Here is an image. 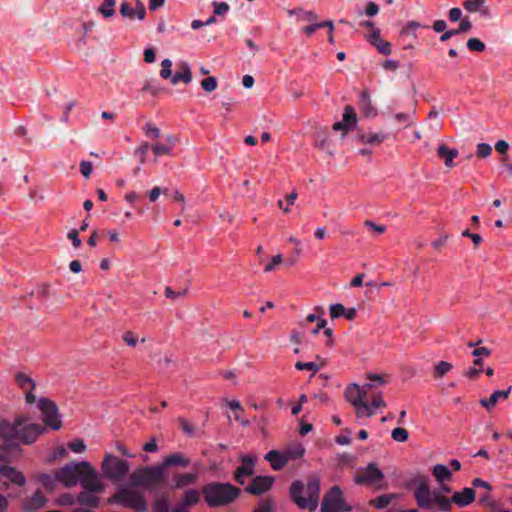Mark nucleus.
I'll list each match as a JSON object with an SVG mask.
<instances>
[{
    "label": "nucleus",
    "instance_id": "12",
    "mask_svg": "<svg viewBox=\"0 0 512 512\" xmlns=\"http://www.w3.org/2000/svg\"><path fill=\"white\" fill-rule=\"evenodd\" d=\"M79 482L86 491L92 493H100L104 490V485L100 482L96 471L90 464L89 468L84 469Z\"/></svg>",
    "mask_w": 512,
    "mask_h": 512
},
{
    "label": "nucleus",
    "instance_id": "20",
    "mask_svg": "<svg viewBox=\"0 0 512 512\" xmlns=\"http://www.w3.org/2000/svg\"><path fill=\"white\" fill-rule=\"evenodd\" d=\"M192 80V74L190 67L188 63L183 62L180 65V71H177L172 77H171V83L173 85L178 84L179 82H183L185 84L190 83Z\"/></svg>",
    "mask_w": 512,
    "mask_h": 512
},
{
    "label": "nucleus",
    "instance_id": "49",
    "mask_svg": "<svg viewBox=\"0 0 512 512\" xmlns=\"http://www.w3.org/2000/svg\"><path fill=\"white\" fill-rule=\"evenodd\" d=\"M39 481L44 486L45 489L52 491L55 487L54 479L48 474H42L39 477Z\"/></svg>",
    "mask_w": 512,
    "mask_h": 512
},
{
    "label": "nucleus",
    "instance_id": "55",
    "mask_svg": "<svg viewBox=\"0 0 512 512\" xmlns=\"http://www.w3.org/2000/svg\"><path fill=\"white\" fill-rule=\"evenodd\" d=\"M423 27L419 22L416 21H409L405 27L401 30L402 35H409L411 34L415 29Z\"/></svg>",
    "mask_w": 512,
    "mask_h": 512
},
{
    "label": "nucleus",
    "instance_id": "60",
    "mask_svg": "<svg viewBox=\"0 0 512 512\" xmlns=\"http://www.w3.org/2000/svg\"><path fill=\"white\" fill-rule=\"evenodd\" d=\"M395 119L397 120L398 123L409 126L412 122V115L409 113H397L395 115Z\"/></svg>",
    "mask_w": 512,
    "mask_h": 512
},
{
    "label": "nucleus",
    "instance_id": "39",
    "mask_svg": "<svg viewBox=\"0 0 512 512\" xmlns=\"http://www.w3.org/2000/svg\"><path fill=\"white\" fill-rule=\"evenodd\" d=\"M391 436L396 442H406L408 440L409 434L405 428L397 427L392 430Z\"/></svg>",
    "mask_w": 512,
    "mask_h": 512
},
{
    "label": "nucleus",
    "instance_id": "1",
    "mask_svg": "<svg viewBox=\"0 0 512 512\" xmlns=\"http://www.w3.org/2000/svg\"><path fill=\"white\" fill-rule=\"evenodd\" d=\"M412 483L416 485L414 489V498L417 505L422 509L434 510L435 507L441 512H450L452 502L459 507H466L475 499V492L472 488H464L460 492H455L451 499L430 489L428 478L418 476Z\"/></svg>",
    "mask_w": 512,
    "mask_h": 512
},
{
    "label": "nucleus",
    "instance_id": "53",
    "mask_svg": "<svg viewBox=\"0 0 512 512\" xmlns=\"http://www.w3.org/2000/svg\"><path fill=\"white\" fill-rule=\"evenodd\" d=\"M69 448L75 453H82L86 450L83 440H74L68 444Z\"/></svg>",
    "mask_w": 512,
    "mask_h": 512
},
{
    "label": "nucleus",
    "instance_id": "30",
    "mask_svg": "<svg viewBox=\"0 0 512 512\" xmlns=\"http://www.w3.org/2000/svg\"><path fill=\"white\" fill-rule=\"evenodd\" d=\"M15 381L24 391L34 390L35 388V382L32 380V378L22 372L16 374Z\"/></svg>",
    "mask_w": 512,
    "mask_h": 512
},
{
    "label": "nucleus",
    "instance_id": "3",
    "mask_svg": "<svg viewBox=\"0 0 512 512\" xmlns=\"http://www.w3.org/2000/svg\"><path fill=\"white\" fill-rule=\"evenodd\" d=\"M320 480L315 475H310L306 485L301 481H294L290 487V496L300 509L314 512L319 503Z\"/></svg>",
    "mask_w": 512,
    "mask_h": 512
},
{
    "label": "nucleus",
    "instance_id": "48",
    "mask_svg": "<svg viewBox=\"0 0 512 512\" xmlns=\"http://www.w3.org/2000/svg\"><path fill=\"white\" fill-rule=\"evenodd\" d=\"M364 225L370 231H374L378 235L383 234L386 231V226L385 225L376 224V223H374L371 220H366L364 222Z\"/></svg>",
    "mask_w": 512,
    "mask_h": 512
},
{
    "label": "nucleus",
    "instance_id": "50",
    "mask_svg": "<svg viewBox=\"0 0 512 512\" xmlns=\"http://www.w3.org/2000/svg\"><path fill=\"white\" fill-rule=\"evenodd\" d=\"M323 314H324V309H323L322 307H320V306H317V307H315V308H314V313L309 314V315L306 317L305 321H306L307 323H313V322H315V321H317V322H318V321H319V319H323V318L321 317Z\"/></svg>",
    "mask_w": 512,
    "mask_h": 512
},
{
    "label": "nucleus",
    "instance_id": "36",
    "mask_svg": "<svg viewBox=\"0 0 512 512\" xmlns=\"http://www.w3.org/2000/svg\"><path fill=\"white\" fill-rule=\"evenodd\" d=\"M484 4L485 0H466L463 6L468 12L474 13L480 11Z\"/></svg>",
    "mask_w": 512,
    "mask_h": 512
},
{
    "label": "nucleus",
    "instance_id": "47",
    "mask_svg": "<svg viewBox=\"0 0 512 512\" xmlns=\"http://www.w3.org/2000/svg\"><path fill=\"white\" fill-rule=\"evenodd\" d=\"M492 153V147L486 143H479L477 145L476 154L480 158H486Z\"/></svg>",
    "mask_w": 512,
    "mask_h": 512
},
{
    "label": "nucleus",
    "instance_id": "42",
    "mask_svg": "<svg viewBox=\"0 0 512 512\" xmlns=\"http://www.w3.org/2000/svg\"><path fill=\"white\" fill-rule=\"evenodd\" d=\"M452 369V365L446 361H440L434 369L435 375L439 378L443 377Z\"/></svg>",
    "mask_w": 512,
    "mask_h": 512
},
{
    "label": "nucleus",
    "instance_id": "40",
    "mask_svg": "<svg viewBox=\"0 0 512 512\" xmlns=\"http://www.w3.org/2000/svg\"><path fill=\"white\" fill-rule=\"evenodd\" d=\"M151 149L156 156L171 155V146L156 143L151 145Z\"/></svg>",
    "mask_w": 512,
    "mask_h": 512
},
{
    "label": "nucleus",
    "instance_id": "28",
    "mask_svg": "<svg viewBox=\"0 0 512 512\" xmlns=\"http://www.w3.org/2000/svg\"><path fill=\"white\" fill-rule=\"evenodd\" d=\"M359 107L365 116L369 117L375 115V110L371 105L369 94L366 91H363L360 95Z\"/></svg>",
    "mask_w": 512,
    "mask_h": 512
},
{
    "label": "nucleus",
    "instance_id": "16",
    "mask_svg": "<svg viewBox=\"0 0 512 512\" xmlns=\"http://www.w3.org/2000/svg\"><path fill=\"white\" fill-rule=\"evenodd\" d=\"M510 391H511V387L508 388L507 390H497V391L493 392L489 398L481 399L480 404L487 410H490L497 404V402L500 399H503V400L507 399L510 394Z\"/></svg>",
    "mask_w": 512,
    "mask_h": 512
},
{
    "label": "nucleus",
    "instance_id": "21",
    "mask_svg": "<svg viewBox=\"0 0 512 512\" xmlns=\"http://www.w3.org/2000/svg\"><path fill=\"white\" fill-rule=\"evenodd\" d=\"M370 42L381 54L389 55L391 53V44L380 37L379 30L373 31Z\"/></svg>",
    "mask_w": 512,
    "mask_h": 512
},
{
    "label": "nucleus",
    "instance_id": "27",
    "mask_svg": "<svg viewBox=\"0 0 512 512\" xmlns=\"http://www.w3.org/2000/svg\"><path fill=\"white\" fill-rule=\"evenodd\" d=\"M78 502L81 505H86L91 508H97L100 502L99 497L92 494L89 491L80 492L78 495Z\"/></svg>",
    "mask_w": 512,
    "mask_h": 512
},
{
    "label": "nucleus",
    "instance_id": "18",
    "mask_svg": "<svg viewBox=\"0 0 512 512\" xmlns=\"http://www.w3.org/2000/svg\"><path fill=\"white\" fill-rule=\"evenodd\" d=\"M198 479L197 473L176 474L173 476L172 488L180 489L194 484Z\"/></svg>",
    "mask_w": 512,
    "mask_h": 512
},
{
    "label": "nucleus",
    "instance_id": "38",
    "mask_svg": "<svg viewBox=\"0 0 512 512\" xmlns=\"http://www.w3.org/2000/svg\"><path fill=\"white\" fill-rule=\"evenodd\" d=\"M119 12L123 17H127L129 19L137 17V12L128 2L121 3Z\"/></svg>",
    "mask_w": 512,
    "mask_h": 512
},
{
    "label": "nucleus",
    "instance_id": "43",
    "mask_svg": "<svg viewBox=\"0 0 512 512\" xmlns=\"http://www.w3.org/2000/svg\"><path fill=\"white\" fill-rule=\"evenodd\" d=\"M171 67H172V61L170 59H164L161 62L160 76L163 79H169V78H171L173 76L172 75V71H171Z\"/></svg>",
    "mask_w": 512,
    "mask_h": 512
},
{
    "label": "nucleus",
    "instance_id": "33",
    "mask_svg": "<svg viewBox=\"0 0 512 512\" xmlns=\"http://www.w3.org/2000/svg\"><path fill=\"white\" fill-rule=\"evenodd\" d=\"M253 474H254V470H252L244 465H241L235 470L234 479L237 483H239L240 485H243L245 483V478L250 477Z\"/></svg>",
    "mask_w": 512,
    "mask_h": 512
},
{
    "label": "nucleus",
    "instance_id": "24",
    "mask_svg": "<svg viewBox=\"0 0 512 512\" xmlns=\"http://www.w3.org/2000/svg\"><path fill=\"white\" fill-rule=\"evenodd\" d=\"M290 16L296 15L298 22H315L318 20V15L313 11H305L301 8L291 9L288 11Z\"/></svg>",
    "mask_w": 512,
    "mask_h": 512
},
{
    "label": "nucleus",
    "instance_id": "32",
    "mask_svg": "<svg viewBox=\"0 0 512 512\" xmlns=\"http://www.w3.org/2000/svg\"><path fill=\"white\" fill-rule=\"evenodd\" d=\"M199 499H200V496H199V493L197 490H194V489L187 490L184 493V497H183L181 506H183L185 508L193 506L196 503H198Z\"/></svg>",
    "mask_w": 512,
    "mask_h": 512
},
{
    "label": "nucleus",
    "instance_id": "2",
    "mask_svg": "<svg viewBox=\"0 0 512 512\" xmlns=\"http://www.w3.org/2000/svg\"><path fill=\"white\" fill-rule=\"evenodd\" d=\"M43 430L44 428L40 424H25V421L20 418L12 426L7 421L0 422V434L5 438L4 448L12 446L15 439H19L25 444H32Z\"/></svg>",
    "mask_w": 512,
    "mask_h": 512
},
{
    "label": "nucleus",
    "instance_id": "52",
    "mask_svg": "<svg viewBox=\"0 0 512 512\" xmlns=\"http://www.w3.org/2000/svg\"><path fill=\"white\" fill-rule=\"evenodd\" d=\"M240 460L242 465L254 470L257 457L255 455H241Z\"/></svg>",
    "mask_w": 512,
    "mask_h": 512
},
{
    "label": "nucleus",
    "instance_id": "45",
    "mask_svg": "<svg viewBox=\"0 0 512 512\" xmlns=\"http://www.w3.org/2000/svg\"><path fill=\"white\" fill-rule=\"evenodd\" d=\"M201 87L206 92H213L217 88V80L215 77L210 76L201 81Z\"/></svg>",
    "mask_w": 512,
    "mask_h": 512
},
{
    "label": "nucleus",
    "instance_id": "64",
    "mask_svg": "<svg viewBox=\"0 0 512 512\" xmlns=\"http://www.w3.org/2000/svg\"><path fill=\"white\" fill-rule=\"evenodd\" d=\"M448 16L452 22H457L461 19L462 11L457 7L451 8L448 12Z\"/></svg>",
    "mask_w": 512,
    "mask_h": 512
},
{
    "label": "nucleus",
    "instance_id": "10",
    "mask_svg": "<svg viewBox=\"0 0 512 512\" xmlns=\"http://www.w3.org/2000/svg\"><path fill=\"white\" fill-rule=\"evenodd\" d=\"M38 408L44 416L45 425L54 430H59L62 426L59 420L58 408L56 404L48 398H40L38 401Z\"/></svg>",
    "mask_w": 512,
    "mask_h": 512
},
{
    "label": "nucleus",
    "instance_id": "19",
    "mask_svg": "<svg viewBox=\"0 0 512 512\" xmlns=\"http://www.w3.org/2000/svg\"><path fill=\"white\" fill-rule=\"evenodd\" d=\"M345 398L355 407V410L364 402L362 401L360 386L357 384L345 389Z\"/></svg>",
    "mask_w": 512,
    "mask_h": 512
},
{
    "label": "nucleus",
    "instance_id": "37",
    "mask_svg": "<svg viewBox=\"0 0 512 512\" xmlns=\"http://www.w3.org/2000/svg\"><path fill=\"white\" fill-rule=\"evenodd\" d=\"M322 365H323V363L321 365H318L315 362H301V361H297L296 364H295V368L297 370H309V371H312L313 374H315L317 371L320 370Z\"/></svg>",
    "mask_w": 512,
    "mask_h": 512
},
{
    "label": "nucleus",
    "instance_id": "62",
    "mask_svg": "<svg viewBox=\"0 0 512 512\" xmlns=\"http://www.w3.org/2000/svg\"><path fill=\"white\" fill-rule=\"evenodd\" d=\"M379 12V6L375 2H369L365 9V14L368 17H374Z\"/></svg>",
    "mask_w": 512,
    "mask_h": 512
},
{
    "label": "nucleus",
    "instance_id": "63",
    "mask_svg": "<svg viewBox=\"0 0 512 512\" xmlns=\"http://www.w3.org/2000/svg\"><path fill=\"white\" fill-rule=\"evenodd\" d=\"M58 503L64 506H70L75 503V499L71 494H63L59 497Z\"/></svg>",
    "mask_w": 512,
    "mask_h": 512
},
{
    "label": "nucleus",
    "instance_id": "34",
    "mask_svg": "<svg viewBox=\"0 0 512 512\" xmlns=\"http://www.w3.org/2000/svg\"><path fill=\"white\" fill-rule=\"evenodd\" d=\"M342 121L346 123L347 126L350 127L351 129L356 125L357 115L352 106H345Z\"/></svg>",
    "mask_w": 512,
    "mask_h": 512
},
{
    "label": "nucleus",
    "instance_id": "29",
    "mask_svg": "<svg viewBox=\"0 0 512 512\" xmlns=\"http://www.w3.org/2000/svg\"><path fill=\"white\" fill-rule=\"evenodd\" d=\"M358 140L362 143L378 145L385 140V136L381 133H362L358 136Z\"/></svg>",
    "mask_w": 512,
    "mask_h": 512
},
{
    "label": "nucleus",
    "instance_id": "17",
    "mask_svg": "<svg viewBox=\"0 0 512 512\" xmlns=\"http://www.w3.org/2000/svg\"><path fill=\"white\" fill-rule=\"evenodd\" d=\"M0 473L5 478H8L11 482L18 486H23L26 482L24 475L17 471L14 467L0 466Z\"/></svg>",
    "mask_w": 512,
    "mask_h": 512
},
{
    "label": "nucleus",
    "instance_id": "57",
    "mask_svg": "<svg viewBox=\"0 0 512 512\" xmlns=\"http://www.w3.org/2000/svg\"><path fill=\"white\" fill-rule=\"evenodd\" d=\"M144 130L148 137L158 138L160 136V130L152 123H147Z\"/></svg>",
    "mask_w": 512,
    "mask_h": 512
},
{
    "label": "nucleus",
    "instance_id": "44",
    "mask_svg": "<svg viewBox=\"0 0 512 512\" xmlns=\"http://www.w3.org/2000/svg\"><path fill=\"white\" fill-rule=\"evenodd\" d=\"M467 47L470 51L483 52L485 50V44L478 38H470L467 41Z\"/></svg>",
    "mask_w": 512,
    "mask_h": 512
},
{
    "label": "nucleus",
    "instance_id": "59",
    "mask_svg": "<svg viewBox=\"0 0 512 512\" xmlns=\"http://www.w3.org/2000/svg\"><path fill=\"white\" fill-rule=\"evenodd\" d=\"M124 342L131 347H134L138 342V337L131 331H127L123 336Z\"/></svg>",
    "mask_w": 512,
    "mask_h": 512
},
{
    "label": "nucleus",
    "instance_id": "31",
    "mask_svg": "<svg viewBox=\"0 0 512 512\" xmlns=\"http://www.w3.org/2000/svg\"><path fill=\"white\" fill-rule=\"evenodd\" d=\"M396 498L395 494H383L370 501V505L376 509L386 508L393 499Z\"/></svg>",
    "mask_w": 512,
    "mask_h": 512
},
{
    "label": "nucleus",
    "instance_id": "54",
    "mask_svg": "<svg viewBox=\"0 0 512 512\" xmlns=\"http://www.w3.org/2000/svg\"><path fill=\"white\" fill-rule=\"evenodd\" d=\"M213 6L214 13L219 16L225 15L229 11V5L226 2H214Z\"/></svg>",
    "mask_w": 512,
    "mask_h": 512
},
{
    "label": "nucleus",
    "instance_id": "8",
    "mask_svg": "<svg viewBox=\"0 0 512 512\" xmlns=\"http://www.w3.org/2000/svg\"><path fill=\"white\" fill-rule=\"evenodd\" d=\"M351 506L344 500L343 492L339 486L331 487L323 496L321 512H350Z\"/></svg>",
    "mask_w": 512,
    "mask_h": 512
},
{
    "label": "nucleus",
    "instance_id": "15",
    "mask_svg": "<svg viewBox=\"0 0 512 512\" xmlns=\"http://www.w3.org/2000/svg\"><path fill=\"white\" fill-rule=\"evenodd\" d=\"M264 459L268 461L271 467L278 471L281 470L288 462L285 458V455L278 450H271L264 456Z\"/></svg>",
    "mask_w": 512,
    "mask_h": 512
},
{
    "label": "nucleus",
    "instance_id": "14",
    "mask_svg": "<svg viewBox=\"0 0 512 512\" xmlns=\"http://www.w3.org/2000/svg\"><path fill=\"white\" fill-rule=\"evenodd\" d=\"M46 502V497L40 490H37L31 497L24 501L23 508L27 512H34L42 508Z\"/></svg>",
    "mask_w": 512,
    "mask_h": 512
},
{
    "label": "nucleus",
    "instance_id": "26",
    "mask_svg": "<svg viewBox=\"0 0 512 512\" xmlns=\"http://www.w3.org/2000/svg\"><path fill=\"white\" fill-rule=\"evenodd\" d=\"M432 474L439 483L450 481L452 477L451 471L443 464L435 465L432 469Z\"/></svg>",
    "mask_w": 512,
    "mask_h": 512
},
{
    "label": "nucleus",
    "instance_id": "22",
    "mask_svg": "<svg viewBox=\"0 0 512 512\" xmlns=\"http://www.w3.org/2000/svg\"><path fill=\"white\" fill-rule=\"evenodd\" d=\"M190 464V460L188 458H185L179 453L171 454L167 456L164 460V462L160 465L163 467V471H166L167 467L171 466H181V467H187Z\"/></svg>",
    "mask_w": 512,
    "mask_h": 512
},
{
    "label": "nucleus",
    "instance_id": "7",
    "mask_svg": "<svg viewBox=\"0 0 512 512\" xmlns=\"http://www.w3.org/2000/svg\"><path fill=\"white\" fill-rule=\"evenodd\" d=\"M130 470V464L112 454H106L102 461L104 476L111 481H120L126 477Z\"/></svg>",
    "mask_w": 512,
    "mask_h": 512
},
{
    "label": "nucleus",
    "instance_id": "25",
    "mask_svg": "<svg viewBox=\"0 0 512 512\" xmlns=\"http://www.w3.org/2000/svg\"><path fill=\"white\" fill-rule=\"evenodd\" d=\"M285 458L287 462L290 460H295L301 458L305 453V448L302 444L296 443L293 445H290L283 451Z\"/></svg>",
    "mask_w": 512,
    "mask_h": 512
},
{
    "label": "nucleus",
    "instance_id": "61",
    "mask_svg": "<svg viewBox=\"0 0 512 512\" xmlns=\"http://www.w3.org/2000/svg\"><path fill=\"white\" fill-rule=\"evenodd\" d=\"M142 91L143 92H148V93H150L152 95H157L161 91V89L156 84H154L153 82L148 81L143 86Z\"/></svg>",
    "mask_w": 512,
    "mask_h": 512
},
{
    "label": "nucleus",
    "instance_id": "23",
    "mask_svg": "<svg viewBox=\"0 0 512 512\" xmlns=\"http://www.w3.org/2000/svg\"><path fill=\"white\" fill-rule=\"evenodd\" d=\"M438 156L444 159L445 166L451 168L454 166L453 160L458 156L457 149H449L445 144H442L438 148Z\"/></svg>",
    "mask_w": 512,
    "mask_h": 512
},
{
    "label": "nucleus",
    "instance_id": "6",
    "mask_svg": "<svg viewBox=\"0 0 512 512\" xmlns=\"http://www.w3.org/2000/svg\"><path fill=\"white\" fill-rule=\"evenodd\" d=\"M108 502L121 504L127 508L135 510L136 512H144L147 509V503L144 496L138 491L126 488L119 489L109 498Z\"/></svg>",
    "mask_w": 512,
    "mask_h": 512
},
{
    "label": "nucleus",
    "instance_id": "11",
    "mask_svg": "<svg viewBox=\"0 0 512 512\" xmlns=\"http://www.w3.org/2000/svg\"><path fill=\"white\" fill-rule=\"evenodd\" d=\"M383 478L384 474L377 465L369 463L366 468L357 472L354 481L358 485H374L382 481Z\"/></svg>",
    "mask_w": 512,
    "mask_h": 512
},
{
    "label": "nucleus",
    "instance_id": "13",
    "mask_svg": "<svg viewBox=\"0 0 512 512\" xmlns=\"http://www.w3.org/2000/svg\"><path fill=\"white\" fill-rule=\"evenodd\" d=\"M273 482L274 477L272 476H256L245 488V491L251 495H261L272 487Z\"/></svg>",
    "mask_w": 512,
    "mask_h": 512
},
{
    "label": "nucleus",
    "instance_id": "35",
    "mask_svg": "<svg viewBox=\"0 0 512 512\" xmlns=\"http://www.w3.org/2000/svg\"><path fill=\"white\" fill-rule=\"evenodd\" d=\"M115 3L116 0H104L102 5L98 8L99 13H101L105 18L112 17L115 13Z\"/></svg>",
    "mask_w": 512,
    "mask_h": 512
},
{
    "label": "nucleus",
    "instance_id": "56",
    "mask_svg": "<svg viewBox=\"0 0 512 512\" xmlns=\"http://www.w3.org/2000/svg\"><path fill=\"white\" fill-rule=\"evenodd\" d=\"M149 149H151V145L149 143H144L135 150V154L139 155L141 163L145 162L146 154Z\"/></svg>",
    "mask_w": 512,
    "mask_h": 512
},
{
    "label": "nucleus",
    "instance_id": "9",
    "mask_svg": "<svg viewBox=\"0 0 512 512\" xmlns=\"http://www.w3.org/2000/svg\"><path fill=\"white\" fill-rule=\"evenodd\" d=\"M85 468H89L88 462H71L58 469L55 473V477L66 487H73L80 481Z\"/></svg>",
    "mask_w": 512,
    "mask_h": 512
},
{
    "label": "nucleus",
    "instance_id": "58",
    "mask_svg": "<svg viewBox=\"0 0 512 512\" xmlns=\"http://www.w3.org/2000/svg\"><path fill=\"white\" fill-rule=\"evenodd\" d=\"M92 163L89 161H81L80 172L85 178H89L92 173Z\"/></svg>",
    "mask_w": 512,
    "mask_h": 512
},
{
    "label": "nucleus",
    "instance_id": "46",
    "mask_svg": "<svg viewBox=\"0 0 512 512\" xmlns=\"http://www.w3.org/2000/svg\"><path fill=\"white\" fill-rule=\"evenodd\" d=\"M154 508L156 512H170V502L168 498L161 497L156 500Z\"/></svg>",
    "mask_w": 512,
    "mask_h": 512
},
{
    "label": "nucleus",
    "instance_id": "41",
    "mask_svg": "<svg viewBox=\"0 0 512 512\" xmlns=\"http://www.w3.org/2000/svg\"><path fill=\"white\" fill-rule=\"evenodd\" d=\"M357 417H372L374 415V411L372 406L368 404L367 401H364L357 409H356Z\"/></svg>",
    "mask_w": 512,
    "mask_h": 512
},
{
    "label": "nucleus",
    "instance_id": "4",
    "mask_svg": "<svg viewBox=\"0 0 512 512\" xmlns=\"http://www.w3.org/2000/svg\"><path fill=\"white\" fill-rule=\"evenodd\" d=\"M202 493L209 507H223L234 502L241 494V489L230 483L210 482L206 484Z\"/></svg>",
    "mask_w": 512,
    "mask_h": 512
},
{
    "label": "nucleus",
    "instance_id": "5",
    "mask_svg": "<svg viewBox=\"0 0 512 512\" xmlns=\"http://www.w3.org/2000/svg\"><path fill=\"white\" fill-rule=\"evenodd\" d=\"M166 474L160 465L152 467H143L130 474V482L133 486L142 487L149 491H154L165 481Z\"/></svg>",
    "mask_w": 512,
    "mask_h": 512
},
{
    "label": "nucleus",
    "instance_id": "51",
    "mask_svg": "<svg viewBox=\"0 0 512 512\" xmlns=\"http://www.w3.org/2000/svg\"><path fill=\"white\" fill-rule=\"evenodd\" d=\"M329 310H330L331 318L335 319V318H339V317L343 316V314L345 312V307L342 304L337 303V304H332L330 306Z\"/></svg>",
    "mask_w": 512,
    "mask_h": 512
}]
</instances>
